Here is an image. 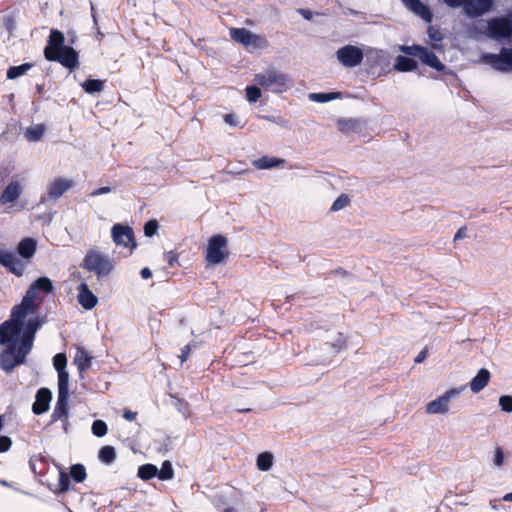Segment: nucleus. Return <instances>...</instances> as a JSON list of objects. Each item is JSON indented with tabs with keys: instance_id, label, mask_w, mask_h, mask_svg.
I'll return each instance as SVG.
<instances>
[{
	"instance_id": "nucleus-23",
	"label": "nucleus",
	"mask_w": 512,
	"mask_h": 512,
	"mask_svg": "<svg viewBox=\"0 0 512 512\" xmlns=\"http://www.w3.org/2000/svg\"><path fill=\"white\" fill-rule=\"evenodd\" d=\"M419 59L427 66L435 69L436 71H444L445 65L439 60L437 55L430 49L423 47Z\"/></svg>"
},
{
	"instance_id": "nucleus-48",
	"label": "nucleus",
	"mask_w": 512,
	"mask_h": 512,
	"mask_svg": "<svg viewBox=\"0 0 512 512\" xmlns=\"http://www.w3.org/2000/svg\"><path fill=\"white\" fill-rule=\"evenodd\" d=\"M53 366L57 372L66 371L67 358L64 353H58L53 357Z\"/></svg>"
},
{
	"instance_id": "nucleus-56",
	"label": "nucleus",
	"mask_w": 512,
	"mask_h": 512,
	"mask_svg": "<svg viewBox=\"0 0 512 512\" xmlns=\"http://www.w3.org/2000/svg\"><path fill=\"white\" fill-rule=\"evenodd\" d=\"M224 121H225V123H227L230 126L236 127L239 125V120H238L237 116L232 113L225 114Z\"/></svg>"
},
{
	"instance_id": "nucleus-17",
	"label": "nucleus",
	"mask_w": 512,
	"mask_h": 512,
	"mask_svg": "<svg viewBox=\"0 0 512 512\" xmlns=\"http://www.w3.org/2000/svg\"><path fill=\"white\" fill-rule=\"evenodd\" d=\"M77 291V301L85 310H92L98 304L97 296L90 290L87 283L79 284Z\"/></svg>"
},
{
	"instance_id": "nucleus-15",
	"label": "nucleus",
	"mask_w": 512,
	"mask_h": 512,
	"mask_svg": "<svg viewBox=\"0 0 512 512\" xmlns=\"http://www.w3.org/2000/svg\"><path fill=\"white\" fill-rule=\"evenodd\" d=\"M460 390L451 389L446 391L443 395L430 401L426 406V412L428 414H442L447 412L449 401L452 397L457 396Z\"/></svg>"
},
{
	"instance_id": "nucleus-10",
	"label": "nucleus",
	"mask_w": 512,
	"mask_h": 512,
	"mask_svg": "<svg viewBox=\"0 0 512 512\" xmlns=\"http://www.w3.org/2000/svg\"><path fill=\"white\" fill-rule=\"evenodd\" d=\"M482 59L499 72L512 70V48H502L499 54L487 53Z\"/></svg>"
},
{
	"instance_id": "nucleus-6",
	"label": "nucleus",
	"mask_w": 512,
	"mask_h": 512,
	"mask_svg": "<svg viewBox=\"0 0 512 512\" xmlns=\"http://www.w3.org/2000/svg\"><path fill=\"white\" fill-rule=\"evenodd\" d=\"M365 65L369 70L379 69V75L389 73L391 69V56L387 51L368 48L364 54Z\"/></svg>"
},
{
	"instance_id": "nucleus-7",
	"label": "nucleus",
	"mask_w": 512,
	"mask_h": 512,
	"mask_svg": "<svg viewBox=\"0 0 512 512\" xmlns=\"http://www.w3.org/2000/svg\"><path fill=\"white\" fill-rule=\"evenodd\" d=\"M227 239L221 234L213 235L207 245L206 260L212 265H219L227 258Z\"/></svg>"
},
{
	"instance_id": "nucleus-54",
	"label": "nucleus",
	"mask_w": 512,
	"mask_h": 512,
	"mask_svg": "<svg viewBox=\"0 0 512 512\" xmlns=\"http://www.w3.org/2000/svg\"><path fill=\"white\" fill-rule=\"evenodd\" d=\"M192 347H195L194 341L188 343L181 349V355L179 356L181 364H183L187 360Z\"/></svg>"
},
{
	"instance_id": "nucleus-61",
	"label": "nucleus",
	"mask_w": 512,
	"mask_h": 512,
	"mask_svg": "<svg viewBox=\"0 0 512 512\" xmlns=\"http://www.w3.org/2000/svg\"><path fill=\"white\" fill-rule=\"evenodd\" d=\"M298 12L306 20H311L313 18V12L308 9H299Z\"/></svg>"
},
{
	"instance_id": "nucleus-45",
	"label": "nucleus",
	"mask_w": 512,
	"mask_h": 512,
	"mask_svg": "<svg viewBox=\"0 0 512 512\" xmlns=\"http://www.w3.org/2000/svg\"><path fill=\"white\" fill-rule=\"evenodd\" d=\"M91 431L94 436L103 437L107 434L108 426L105 421L97 419L93 421Z\"/></svg>"
},
{
	"instance_id": "nucleus-55",
	"label": "nucleus",
	"mask_w": 512,
	"mask_h": 512,
	"mask_svg": "<svg viewBox=\"0 0 512 512\" xmlns=\"http://www.w3.org/2000/svg\"><path fill=\"white\" fill-rule=\"evenodd\" d=\"M165 261L168 264V267H174L176 263H178V255L173 251H169L165 254Z\"/></svg>"
},
{
	"instance_id": "nucleus-24",
	"label": "nucleus",
	"mask_w": 512,
	"mask_h": 512,
	"mask_svg": "<svg viewBox=\"0 0 512 512\" xmlns=\"http://www.w3.org/2000/svg\"><path fill=\"white\" fill-rule=\"evenodd\" d=\"M285 164V159L269 156H262L253 161V166L258 170L284 167Z\"/></svg>"
},
{
	"instance_id": "nucleus-18",
	"label": "nucleus",
	"mask_w": 512,
	"mask_h": 512,
	"mask_svg": "<svg viewBox=\"0 0 512 512\" xmlns=\"http://www.w3.org/2000/svg\"><path fill=\"white\" fill-rule=\"evenodd\" d=\"M68 400L69 394H58L55 407L50 417L49 425H52L58 420H65L66 418H69Z\"/></svg>"
},
{
	"instance_id": "nucleus-35",
	"label": "nucleus",
	"mask_w": 512,
	"mask_h": 512,
	"mask_svg": "<svg viewBox=\"0 0 512 512\" xmlns=\"http://www.w3.org/2000/svg\"><path fill=\"white\" fill-rule=\"evenodd\" d=\"M41 301L42 298L35 296L32 291L28 289L20 304L26 307L28 311L34 312L39 307Z\"/></svg>"
},
{
	"instance_id": "nucleus-64",
	"label": "nucleus",
	"mask_w": 512,
	"mask_h": 512,
	"mask_svg": "<svg viewBox=\"0 0 512 512\" xmlns=\"http://www.w3.org/2000/svg\"><path fill=\"white\" fill-rule=\"evenodd\" d=\"M62 422V426H63V431L65 433H68L69 431V418H66L65 420H60Z\"/></svg>"
},
{
	"instance_id": "nucleus-2",
	"label": "nucleus",
	"mask_w": 512,
	"mask_h": 512,
	"mask_svg": "<svg viewBox=\"0 0 512 512\" xmlns=\"http://www.w3.org/2000/svg\"><path fill=\"white\" fill-rule=\"evenodd\" d=\"M33 330L31 324L27 327L25 335L21 336L18 341L5 343L6 349L0 354V367L7 373L26 361L27 355L33 348Z\"/></svg>"
},
{
	"instance_id": "nucleus-8",
	"label": "nucleus",
	"mask_w": 512,
	"mask_h": 512,
	"mask_svg": "<svg viewBox=\"0 0 512 512\" xmlns=\"http://www.w3.org/2000/svg\"><path fill=\"white\" fill-rule=\"evenodd\" d=\"M488 30L493 38L508 40L512 43V13L490 20Z\"/></svg>"
},
{
	"instance_id": "nucleus-58",
	"label": "nucleus",
	"mask_w": 512,
	"mask_h": 512,
	"mask_svg": "<svg viewBox=\"0 0 512 512\" xmlns=\"http://www.w3.org/2000/svg\"><path fill=\"white\" fill-rule=\"evenodd\" d=\"M109 192H111V188L109 186H103V187L97 188L94 191H92L91 196L95 197V196L107 194Z\"/></svg>"
},
{
	"instance_id": "nucleus-14",
	"label": "nucleus",
	"mask_w": 512,
	"mask_h": 512,
	"mask_svg": "<svg viewBox=\"0 0 512 512\" xmlns=\"http://www.w3.org/2000/svg\"><path fill=\"white\" fill-rule=\"evenodd\" d=\"M495 4V0H467L463 10L470 18H477L490 12Z\"/></svg>"
},
{
	"instance_id": "nucleus-26",
	"label": "nucleus",
	"mask_w": 512,
	"mask_h": 512,
	"mask_svg": "<svg viewBox=\"0 0 512 512\" xmlns=\"http://www.w3.org/2000/svg\"><path fill=\"white\" fill-rule=\"evenodd\" d=\"M37 242L34 238H24L17 245V253L24 259H30L36 252Z\"/></svg>"
},
{
	"instance_id": "nucleus-11",
	"label": "nucleus",
	"mask_w": 512,
	"mask_h": 512,
	"mask_svg": "<svg viewBox=\"0 0 512 512\" xmlns=\"http://www.w3.org/2000/svg\"><path fill=\"white\" fill-rule=\"evenodd\" d=\"M112 239L116 245H122L131 250L137 247L134 231L130 226L123 224H115L111 229Z\"/></svg>"
},
{
	"instance_id": "nucleus-50",
	"label": "nucleus",
	"mask_w": 512,
	"mask_h": 512,
	"mask_svg": "<svg viewBox=\"0 0 512 512\" xmlns=\"http://www.w3.org/2000/svg\"><path fill=\"white\" fill-rule=\"evenodd\" d=\"M499 406L504 412H512V396L511 395H502L499 398Z\"/></svg>"
},
{
	"instance_id": "nucleus-42",
	"label": "nucleus",
	"mask_w": 512,
	"mask_h": 512,
	"mask_svg": "<svg viewBox=\"0 0 512 512\" xmlns=\"http://www.w3.org/2000/svg\"><path fill=\"white\" fill-rule=\"evenodd\" d=\"M58 373V394H69V373L60 371Z\"/></svg>"
},
{
	"instance_id": "nucleus-31",
	"label": "nucleus",
	"mask_w": 512,
	"mask_h": 512,
	"mask_svg": "<svg viewBox=\"0 0 512 512\" xmlns=\"http://www.w3.org/2000/svg\"><path fill=\"white\" fill-rule=\"evenodd\" d=\"M251 33L252 32L246 28H230L229 29V35H230L231 39L234 42L239 43L243 46H246V44L248 42V38L250 37Z\"/></svg>"
},
{
	"instance_id": "nucleus-21",
	"label": "nucleus",
	"mask_w": 512,
	"mask_h": 512,
	"mask_svg": "<svg viewBox=\"0 0 512 512\" xmlns=\"http://www.w3.org/2000/svg\"><path fill=\"white\" fill-rule=\"evenodd\" d=\"M22 192V187L18 181L12 180L0 195V203L5 205L16 201Z\"/></svg>"
},
{
	"instance_id": "nucleus-1",
	"label": "nucleus",
	"mask_w": 512,
	"mask_h": 512,
	"mask_svg": "<svg viewBox=\"0 0 512 512\" xmlns=\"http://www.w3.org/2000/svg\"><path fill=\"white\" fill-rule=\"evenodd\" d=\"M31 313L26 307L19 304L12 308L11 319L4 321L0 325V345L5 343L18 341L21 336L25 335L27 327L31 324L34 327L33 340L35 339L36 332L45 323V317L29 318L26 322L24 318Z\"/></svg>"
},
{
	"instance_id": "nucleus-36",
	"label": "nucleus",
	"mask_w": 512,
	"mask_h": 512,
	"mask_svg": "<svg viewBox=\"0 0 512 512\" xmlns=\"http://www.w3.org/2000/svg\"><path fill=\"white\" fill-rule=\"evenodd\" d=\"M74 361L77 365V369L82 373L90 367L92 357L86 351L81 350L77 353Z\"/></svg>"
},
{
	"instance_id": "nucleus-16",
	"label": "nucleus",
	"mask_w": 512,
	"mask_h": 512,
	"mask_svg": "<svg viewBox=\"0 0 512 512\" xmlns=\"http://www.w3.org/2000/svg\"><path fill=\"white\" fill-rule=\"evenodd\" d=\"M52 400V392L46 387H42L37 390L35 395V401L32 405V412L35 415H42L46 413L50 408V402Z\"/></svg>"
},
{
	"instance_id": "nucleus-9",
	"label": "nucleus",
	"mask_w": 512,
	"mask_h": 512,
	"mask_svg": "<svg viewBox=\"0 0 512 512\" xmlns=\"http://www.w3.org/2000/svg\"><path fill=\"white\" fill-rule=\"evenodd\" d=\"M364 52L355 45H345L336 51L337 60L347 68H354L364 60Z\"/></svg>"
},
{
	"instance_id": "nucleus-33",
	"label": "nucleus",
	"mask_w": 512,
	"mask_h": 512,
	"mask_svg": "<svg viewBox=\"0 0 512 512\" xmlns=\"http://www.w3.org/2000/svg\"><path fill=\"white\" fill-rule=\"evenodd\" d=\"M341 92H318L309 94V99L317 103H327L332 100L340 99Z\"/></svg>"
},
{
	"instance_id": "nucleus-47",
	"label": "nucleus",
	"mask_w": 512,
	"mask_h": 512,
	"mask_svg": "<svg viewBox=\"0 0 512 512\" xmlns=\"http://www.w3.org/2000/svg\"><path fill=\"white\" fill-rule=\"evenodd\" d=\"M350 202V198L347 194H341L332 204L330 210L337 212L345 208Z\"/></svg>"
},
{
	"instance_id": "nucleus-4",
	"label": "nucleus",
	"mask_w": 512,
	"mask_h": 512,
	"mask_svg": "<svg viewBox=\"0 0 512 512\" xmlns=\"http://www.w3.org/2000/svg\"><path fill=\"white\" fill-rule=\"evenodd\" d=\"M254 81L273 93H282L288 89L289 76L276 69H268L254 75Z\"/></svg>"
},
{
	"instance_id": "nucleus-34",
	"label": "nucleus",
	"mask_w": 512,
	"mask_h": 512,
	"mask_svg": "<svg viewBox=\"0 0 512 512\" xmlns=\"http://www.w3.org/2000/svg\"><path fill=\"white\" fill-rule=\"evenodd\" d=\"M99 460L106 464L110 465L112 464L116 459V450L113 446L106 445L103 446L98 453Z\"/></svg>"
},
{
	"instance_id": "nucleus-28",
	"label": "nucleus",
	"mask_w": 512,
	"mask_h": 512,
	"mask_svg": "<svg viewBox=\"0 0 512 512\" xmlns=\"http://www.w3.org/2000/svg\"><path fill=\"white\" fill-rule=\"evenodd\" d=\"M65 44L64 34L58 29H52L47 41V45L44 49H51L53 51H59L63 47H67Z\"/></svg>"
},
{
	"instance_id": "nucleus-22",
	"label": "nucleus",
	"mask_w": 512,
	"mask_h": 512,
	"mask_svg": "<svg viewBox=\"0 0 512 512\" xmlns=\"http://www.w3.org/2000/svg\"><path fill=\"white\" fill-rule=\"evenodd\" d=\"M490 372L486 368H481L477 374L469 382V387L473 393H479L488 384L490 380Z\"/></svg>"
},
{
	"instance_id": "nucleus-5",
	"label": "nucleus",
	"mask_w": 512,
	"mask_h": 512,
	"mask_svg": "<svg viewBox=\"0 0 512 512\" xmlns=\"http://www.w3.org/2000/svg\"><path fill=\"white\" fill-rule=\"evenodd\" d=\"M44 56L46 60L51 62H58L69 71H74L79 67V54L72 47H63L59 51H53L51 49H44Z\"/></svg>"
},
{
	"instance_id": "nucleus-20",
	"label": "nucleus",
	"mask_w": 512,
	"mask_h": 512,
	"mask_svg": "<svg viewBox=\"0 0 512 512\" xmlns=\"http://www.w3.org/2000/svg\"><path fill=\"white\" fill-rule=\"evenodd\" d=\"M337 126L343 134H359L364 129V123L359 118H340L337 120Z\"/></svg>"
},
{
	"instance_id": "nucleus-49",
	"label": "nucleus",
	"mask_w": 512,
	"mask_h": 512,
	"mask_svg": "<svg viewBox=\"0 0 512 512\" xmlns=\"http://www.w3.org/2000/svg\"><path fill=\"white\" fill-rule=\"evenodd\" d=\"M159 228V223L155 219H151L147 221L144 225V235L146 237H153Z\"/></svg>"
},
{
	"instance_id": "nucleus-19",
	"label": "nucleus",
	"mask_w": 512,
	"mask_h": 512,
	"mask_svg": "<svg viewBox=\"0 0 512 512\" xmlns=\"http://www.w3.org/2000/svg\"><path fill=\"white\" fill-rule=\"evenodd\" d=\"M402 2L407 9L421 17L425 22L430 23L432 21L433 14L430 8L421 0H402Z\"/></svg>"
},
{
	"instance_id": "nucleus-25",
	"label": "nucleus",
	"mask_w": 512,
	"mask_h": 512,
	"mask_svg": "<svg viewBox=\"0 0 512 512\" xmlns=\"http://www.w3.org/2000/svg\"><path fill=\"white\" fill-rule=\"evenodd\" d=\"M417 68L418 62L415 59L404 55H398L391 69L397 72H412L417 70Z\"/></svg>"
},
{
	"instance_id": "nucleus-32",
	"label": "nucleus",
	"mask_w": 512,
	"mask_h": 512,
	"mask_svg": "<svg viewBox=\"0 0 512 512\" xmlns=\"http://www.w3.org/2000/svg\"><path fill=\"white\" fill-rule=\"evenodd\" d=\"M44 132L45 126L43 124H36L28 127L24 136L29 142H38L43 137Z\"/></svg>"
},
{
	"instance_id": "nucleus-52",
	"label": "nucleus",
	"mask_w": 512,
	"mask_h": 512,
	"mask_svg": "<svg viewBox=\"0 0 512 512\" xmlns=\"http://www.w3.org/2000/svg\"><path fill=\"white\" fill-rule=\"evenodd\" d=\"M493 462L496 467H501L504 464L505 455H504V451L501 447H497L495 449Z\"/></svg>"
},
{
	"instance_id": "nucleus-40",
	"label": "nucleus",
	"mask_w": 512,
	"mask_h": 512,
	"mask_svg": "<svg viewBox=\"0 0 512 512\" xmlns=\"http://www.w3.org/2000/svg\"><path fill=\"white\" fill-rule=\"evenodd\" d=\"M157 477L159 480H162V481H169V480L173 479L174 469H173L171 461L165 460L162 463L161 469L160 470L158 469Z\"/></svg>"
},
{
	"instance_id": "nucleus-30",
	"label": "nucleus",
	"mask_w": 512,
	"mask_h": 512,
	"mask_svg": "<svg viewBox=\"0 0 512 512\" xmlns=\"http://www.w3.org/2000/svg\"><path fill=\"white\" fill-rule=\"evenodd\" d=\"M157 475H158V467L151 463H146V464L139 466L138 471H137V476L144 481L151 480V479L157 477Z\"/></svg>"
},
{
	"instance_id": "nucleus-3",
	"label": "nucleus",
	"mask_w": 512,
	"mask_h": 512,
	"mask_svg": "<svg viewBox=\"0 0 512 512\" xmlns=\"http://www.w3.org/2000/svg\"><path fill=\"white\" fill-rule=\"evenodd\" d=\"M80 266L96 275L98 280L107 278L114 269L113 259L97 249H90L84 256Z\"/></svg>"
},
{
	"instance_id": "nucleus-46",
	"label": "nucleus",
	"mask_w": 512,
	"mask_h": 512,
	"mask_svg": "<svg viewBox=\"0 0 512 512\" xmlns=\"http://www.w3.org/2000/svg\"><path fill=\"white\" fill-rule=\"evenodd\" d=\"M247 100L251 103H255L261 97V89L256 85L247 86L246 89Z\"/></svg>"
},
{
	"instance_id": "nucleus-12",
	"label": "nucleus",
	"mask_w": 512,
	"mask_h": 512,
	"mask_svg": "<svg viewBox=\"0 0 512 512\" xmlns=\"http://www.w3.org/2000/svg\"><path fill=\"white\" fill-rule=\"evenodd\" d=\"M71 180L59 177L47 186L46 195L41 197L40 203L45 204L48 201H57L71 186Z\"/></svg>"
},
{
	"instance_id": "nucleus-29",
	"label": "nucleus",
	"mask_w": 512,
	"mask_h": 512,
	"mask_svg": "<svg viewBox=\"0 0 512 512\" xmlns=\"http://www.w3.org/2000/svg\"><path fill=\"white\" fill-rule=\"evenodd\" d=\"M268 46V41L260 35L251 33L248 38V42L246 46H244L248 51L253 52L255 50H261Z\"/></svg>"
},
{
	"instance_id": "nucleus-41",
	"label": "nucleus",
	"mask_w": 512,
	"mask_h": 512,
	"mask_svg": "<svg viewBox=\"0 0 512 512\" xmlns=\"http://www.w3.org/2000/svg\"><path fill=\"white\" fill-rule=\"evenodd\" d=\"M273 465V455L270 452H262L257 457V467L261 471H268Z\"/></svg>"
},
{
	"instance_id": "nucleus-60",
	"label": "nucleus",
	"mask_w": 512,
	"mask_h": 512,
	"mask_svg": "<svg viewBox=\"0 0 512 512\" xmlns=\"http://www.w3.org/2000/svg\"><path fill=\"white\" fill-rule=\"evenodd\" d=\"M136 416H137V413L136 412H133L129 409H125L124 410V413H123V417L124 419L128 420V421H133L136 419Z\"/></svg>"
},
{
	"instance_id": "nucleus-38",
	"label": "nucleus",
	"mask_w": 512,
	"mask_h": 512,
	"mask_svg": "<svg viewBox=\"0 0 512 512\" xmlns=\"http://www.w3.org/2000/svg\"><path fill=\"white\" fill-rule=\"evenodd\" d=\"M87 473L84 465L77 463L70 467V477L76 483H82L86 479Z\"/></svg>"
},
{
	"instance_id": "nucleus-27",
	"label": "nucleus",
	"mask_w": 512,
	"mask_h": 512,
	"mask_svg": "<svg viewBox=\"0 0 512 512\" xmlns=\"http://www.w3.org/2000/svg\"><path fill=\"white\" fill-rule=\"evenodd\" d=\"M29 290L32 291V293L35 296H39V293L48 294L53 291V283L52 281L45 276L39 277L36 279L31 286L29 287Z\"/></svg>"
},
{
	"instance_id": "nucleus-63",
	"label": "nucleus",
	"mask_w": 512,
	"mask_h": 512,
	"mask_svg": "<svg viewBox=\"0 0 512 512\" xmlns=\"http://www.w3.org/2000/svg\"><path fill=\"white\" fill-rule=\"evenodd\" d=\"M140 275L143 279L147 280L152 277V271L148 267H144L141 269Z\"/></svg>"
},
{
	"instance_id": "nucleus-51",
	"label": "nucleus",
	"mask_w": 512,
	"mask_h": 512,
	"mask_svg": "<svg viewBox=\"0 0 512 512\" xmlns=\"http://www.w3.org/2000/svg\"><path fill=\"white\" fill-rule=\"evenodd\" d=\"M70 488V479L69 477L64 473L60 472L59 474V490L60 492H67Z\"/></svg>"
},
{
	"instance_id": "nucleus-37",
	"label": "nucleus",
	"mask_w": 512,
	"mask_h": 512,
	"mask_svg": "<svg viewBox=\"0 0 512 512\" xmlns=\"http://www.w3.org/2000/svg\"><path fill=\"white\" fill-rule=\"evenodd\" d=\"M32 66L33 65L31 63H23V64L18 65V66H11L7 70L6 76L10 80L16 79V78L24 75L28 70L31 69Z\"/></svg>"
},
{
	"instance_id": "nucleus-62",
	"label": "nucleus",
	"mask_w": 512,
	"mask_h": 512,
	"mask_svg": "<svg viewBox=\"0 0 512 512\" xmlns=\"http://www.w3.org/2000/svg\"><path fill=\"white\" fill-rule=\"evenodd\" d=\"M464 237H466V229L465 228H460L455 233L453 240L454 241H458L460 239H463Z\"/></svg>"
},
{
	"instance_id": "nucleus-43",
	"label": "nucleus",
	"mask_w": 512,
	"mask_h": 512,
	"mask_svg": "<svg viewBox=\"0 0 512 512\" xmlns=\"http://www.w3.org/2000/svg\"><path fill=\"white\" fill-rule=\"evenodd\" d=\"M325 345L331 347L332 353L337 354L346 348V338L342 333H338L333 342H326Z\"/></svg>"
},
{
	"instance_id": "nucleus-13",
	"label": "nucleus",
	"mask_w": 512,
	"mask_h": 512,
	"mask_svg": "<svg viewBox=\"0 0 512 512\" xmlns=\"http://www.w3.org/2000/svg\"><path fill=\"white\" fill-rule=\"evenodd\" d=\"M0 265L15 276H22L25 265L12 251L0 249Z\"/></svg>"
},
{
	"instance_id": "nucleus-39",
	"label": "nucleus",
	"mask_w": 512,
	"mask_h": 512,
	"mask_svg": "<svg viewBox=\"0 0 512 512\" xmlns=\"http://www.w3.org/2000/svg\"><path fill=\"white\" fill-rule=\"evenodd\" d=\"M82 88L88 94L100 92L104 88V82L99 79H87L83 82Z\"/></svg>"
},
{
	"instance_id": "nucleus-44",
	"label": "nucleus",
	"mask_w": 512,
	"mask_h": 512,
	"mask_svg": "<svg viewBox=\"0 0 512 512\" xmlns=\"http://www.w3.org/2000/svg\"><path fill=\"white\" fill-rule=\"evenodd\" d=\"M423 46L413 44V45H400L399 50L407 57H418L421 54Z\"/></svg>"
},
{
	"instance_id": "nucleus-59",
	"label": "nucleus",
	"mask_w": 512,
	"mask_h": 512,
	"mask_svg": "<svg viewBox=\"0 0 512 512\" xmlns=\"http://www.w3.org/2000/svg\"><path fill=\"white\" fill-rule=\"evenodd\" d=\"M427 351H428L427 347H425L424 349H422V350L419 352V354L416 356V358H415L414 362H415V363H417V364H419V363L423 362V361L426 359V357H427Z\"/></svg>"
},
{
	"instance_id": "nucleus-57",
	"label": "nucleus",
	"mask_w": 512,
	"mask_h": 512,
	"mask_svg": "<svg viewBox=\"0 0 512 512\" xmlns=\"http://www.w3.org/2000/svg\"><path fill=\"white\" fill-rule=\"evenodd\" d=\"M466 2L467 0H444V3L450 8H464Z\"/></svg>"
},
{
	"instance_id": "nucleus-53",
	"label": "nucleus",
	"mask_w": 512,
	"mask_h": 512,
	"mask_svg": "<svg viewBox=\"0 0 512 512\" xmlns=\"http://www.w3.org/2000/svg\"><path fill=\"white\" fill-rule=\"evenodd\" d=\"M12 446V440L8 436H0V453L7 452Z\"/></svg>"
}]
</instances>
